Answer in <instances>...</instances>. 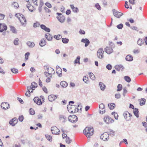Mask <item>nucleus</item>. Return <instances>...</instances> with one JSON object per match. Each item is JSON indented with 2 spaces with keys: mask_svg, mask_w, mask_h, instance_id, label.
Here are the masks:
<instances>
[{
  "mask_svg": "<svg viewBox=\"0 0 147 147\" xmlns=\"http://www.w3.org/2000/svg\"><path fill=\"white\" fill-rule=\"evenodd\" d=\"M83 132L87 138H90L93 135L94 130L92 127H87L84 129Z\"/></svg>",
  "mask_w": 147,
  "mask_h": 147,
  "instance_id": "f257e3e1",
  "label": "nucleus"
},
{
  "mask_svg": "<svg viewBox=\"0 0 147 147\" xmlns=\"http://www.w3.org/2000/svg\"><path fill=\"white\" fill-rule=\"evenodd\" d=\"M77 106H79L78 105L76 106L69 104L67 107L68 111L70 113H74L78 112L79 109L77 108Z\"/></svg>",
  "mask_w": 147,
  "mask_h": 147,
  "instance_id": "f03ea898",
  "label": "nucleus"
},
{
  "mask_svg": "<svg viewBox=\"0 0 147 147\" xmlns=\"http://www.w3.org/2000/svg\"><path fill=\"white\" fill-rule=\"evenodd\" d=\"M15 16L19 19L22 24L23 25L26 24V19L23 15L20 13H18L16 14Z\"/></svg>",
  "mask_w": 147,
  "mask_h": 147,
  "instance_id": "7ed1b4c3",
  "label": "nucleus"
},
{
  "mask_svg": "<svg viewBox=\"0 0 147 147\" xmlns=\"http://www.w3.org/2000/svg\"><path fill=\"white\" fill-rule=\"evenodd\" d=\"M55 73V71L54 70V72L52 71L49 72H47L45 71L44 72V74L46 77L47 78L46 80V81L47 83L51 81V79L52 78V75Z\"/></svg>",
  "mask_w": 147,
  "mask_h": 147,
  "instance_id": "20e7f679",
  "label": "nucleus"
},
{
  "mask_svg": "<svg viewBox=\"0 0 147 147\" xmlns=\"http://www.w3.org/2000/svg\"><path fill=\"white\" fill-rule=\"evenodd\" d=\"M34 101L38 105H40L44 102V98L42 96H40V98L38 97H35L34 98Z\"/></svg>",
  "mask_w": 147,
  "mask_h": 147,
  "instance_id": "39448f33",
  "label": "nucleus"
},
{
  "mask_svg": "<svg viewBox=\"0 0 147 147\" xmlns=\"http://www.w3.org/2000/svg\"><path fill=\"white\" fill-rule=\"evenodd\" d=\"M103 120L104 122L107 124H110L114 122V120L108 116H105L104 117Z\"/></svg>",
  "mask_w": 147,
  "mask_h": 147,
  "instance_id": "423d86ee",
  "label": "nucleus"
},
{
  "mask_svg": "<svg viewBox=\"0 0 147 147\" xmlns=\"http://www.w3.org/2000/svg\"><path fill=\"white\" fill-rule=\"evenodd\" d=\"M52 133L54 135H59L60 134L59 129L56 127H52L51 128Z\"/></svg>",
  "mask_w": 147,
  "mask_h": 147,
  "instance_id": "0eeeda50",
  "label": "nucleus"
},
{
  "mask_svg": "<svg viewBox=\"0 0 147 147\" xmlns=\"http://www.w3.org/2000/svg\"><path fill=\"white\" fill-rule=\"evenodd\" d=\"M104 51L102 48H100L98 50L97 52V56L100 59H102L103 57Z\"/></svg>",
  "mask_w": 147,
  "mask_h": 147,
  "instance_id": "6e6552de",
  "label": "nucleus"
},
{
  "mask_svg": "<svg viewBox=\"0 0 147 147\" xmlns=\"http://www.w3.org/2000/svg\"><path fill=\"white\" fill-rule=\"evenodd\" d=\"M100 138L104 141L108 140L109 139V134L107 132L102 134L100 136Z\"/></svg>",
  "mask_w": 147,
  "mask_h": 147,
  "instance_id": "1a4fd4ad",
  "label": "nucleus"
},
{
  "mask_svg": "<svg viewBox=\"0 0 147 147\" xmlns=\"http://www.w3.org/2000/svg\"><path fill=\"white\" fill-rule=\"evenodd\" d=\"M69 121L72 123L75 122L78 120L77 117L74 115H70L68 118Z\"/></svg>",
  "mask_w": 147,
  "mask_h": 147,
  "instance_id": "9d476101",
  "label": "nucleus"
},
{
  "mask_svg": "<svg viewBox=\"0 0 147 147\" xmlns=\"http://www.w3.org/2000/svg\"><path fill=\"white\" fill-rule=\"evenodd\" d=\"M57 14L58 15L57 18L59 21L61 23H63L64 22L65 20V17L61 13H57Z\"/></svg>",
  "mask_w": 147,
  "mask_h": 147,
  "instance_id": "9b49d317",
  "label": "nucleus"
},
{
  "mask_svg": "<svg viewBox=\"0 0 147 147\" xmlns=\"http://www.w3.org/2000/svg\"><path fill=\"white\" fill-rule=\"evenodd\" d=\"M123 115L125 119L127 120H129L132 115L127 111H125L123 114Z\"/></svg>",
  "mask_w": 147,
  "mask_h": 147,
  "instance_id": "f8f14e48",
  "label": "nucleus"
},
{
  "mask_svg": "<svg viewBox=\"0 0 147 147\" xmlns=\"http://www.w3.org/2000/svg\"><path fill=\"white\" fill-rule=\"evenodd\" d=\"M7 29V27L5 24L0 23V32H2L6 30Z\"/></svg>",
  "mask_w": 147,
  "mask_h": 147,
  "instance_id": "ddd939ff",
  "label": "nucleus"
},
{
  "mask_svg": "<svg viewBox=\"0 0 147 147\" xmlns=\"http://www.w3.org/2000/svg\"><path fill=\"white\" fill-rule=\"evenodd\" d=\"M100 113L101 114H103L105 111V109L104 105L102 104H100L99 105Z\"/></svg>",
  "mask_w": 147,
  "mask_h": 147,
  "instance_id": "4468645a",
  "label": "nucleus"
},
{
  "mask_svg": "<svg viewBox=\"0 0 147 147\" xmlns=\"http://www.w3.org/2000/svg\"><path fill=\"white\" fill-rule=\"evenodd\" d=\"M1 105V107L5 110L9 108V105L7 102H2Z\"/></svg>",
  "mask_w": 147,
  "mask_h": 147,
  "instance_id": "2eb2a0df",
  "label": "nucleus"
},
{
  "mask_svg": "<svg viewBox=\"0 0 147 147\" xmlns=\"http://www.w3.org/2000/svg\"><path fill=\"white\" fill-rule=\"evenodd\" d=\"M27 7L29 10L31 11H32L35 9V7L32 5L31 2H29V3H28L27 5Z\"/></svg>",
  "mask_w": 147,
  "mask_h": 147,
  "instance_id": "dca6fc26",
  "label": "nucleus"
},
{
  "mask_svg": "<svg viewBox=\"0 0 147 147\" xmlns=\"http://www.w3.org/2000/svg\"><path fill=\"white\" fill-rule=\"evenodd\" d=\"M18 122V119L17 118H14L9 121V123L12 125L14 126Z\"/></svg>",
  "mask_w": 147,
  "mask_h": 147,
  "instance_id": "f3484780",
  "label": "nucleus"
},
{
  "mask_svg": "<svg viewBox=\"0 0 147 147\" xmlns=\"http://www.w3.org/2000/svg\"><path fill=\"white\" fill-rule=\"evenodd\" d=\"M57 98V96L53 94H51L48 96V99L50 101H52L55 100Z\"/></svg>",
  "mask_w": 147,
  "mask_h": 147,
  "instance_id": "a211bd4d",
  "label": "nucleus"
},
{
  "mask_svg": "<svg viewBox=\"0 0 147 147\" xmlns=\"http://www.w3.org/2000/svg\"><path fill=\"white\" fill-rule=\"evenodd\" d=\"M81 42L85 43V46L87 47L89 44L90 42L89 40L87 38H83L81 40Z\"/></svg>",
  "mask_w": 147,
  "mask_h": 147,
  "instance_id": "6ab92c4d",
  "label": "nucleus"
},
{
  "mask_svg": "<svg viewBox=\"0 0 147 147\" xmlns=\"http://www.w3.org/2000/svg\"><path fill=\"white\" fill-rule=\"evenodd\" d=\"M105 51L107 54H110L113 52V50L111 47H107L105 48Z\"/></svg>",
  "mask_w": 147,
  "mask_h": 147,
  "instance_id": "aec40b11",
  "label": "nucleus"
},
{
  "mask_svg": "<svg viewBox=\"0 0 147 147\" xmlns=\"http://www.w3.org/2000/svg\"><path fill=\"white\" fill-rule=\"evenodd\" d=\"M114 16L117 18H119L121 16L123 15V14L121 12L118 11H114L113 12Z\"/></svg>",
  "mask_w": 147,
  "mask_h": 147,
  "instance_id": "412c9836",
  "label": "nucleus"
},
{
  "mask_svg": "<svg viewBox=\"0 0 147 147\" xmlns=\"http://www.w3.org/2000/svg\"><path fill=\"white\" fill-rule=\"evenodd\" d=\"M70 7L73 11L74 12L77 13L79 11L78 8L76 7H75L73 5H71Z\"/></svg>",
  "mask_w": 147,
  "mask_h": 147,
  "instance_id": "4be33fe9",
  "label": "nucleus"
},
{
  "mask_svg": "<svg viewBox=\"0 0 147 147\" xmlns=\"http://www.w3.org/2000/svg\"><path fill=\"white\" fill-rule=\"evenodd\" d=\"M40 28L45 31L48 32H49L50 31V29L49 28L47 27L45 25L42 24L40 25Z\"/></svg>",
  "mask_w": 147,
  "mask_h": 147,
  "instance_id": "5701e85b",
  "label": "nucleus"
},
{
  "mask_svg": "<svg viewBox=\"0 0 147 147\" xmlns=\"http://www.w3.org/2000/svg\"><path fill=\"white\" fill-rule=\"evenodd\" d=\"M44 69L46 71L47 70V72H51L53 71L54 72V70L51 67H48L47 66H44Z\"/></svg>",
  "mask_w": 147,
  "mask_h": 147,
  "instance_id": "b1692460",
  "label": "nucleus"
},
{
  "mask_svg": "<svg viewBox=\"0 0 147 147\" xmlns=\"http://www.w3.org/2000/svg\"><path fill=\"white\" fill-rule=\"evenodd\" d=\"M46 42L45 38L42 39L39 43V45L41 47H43L46 45Z\"/></svg>",
  "mask_w": 147,
  "mask_h": 147,
  "instance_id": "393cba45",
  "label": "nucleus"
},
{
  "mask_svg": "<svg viewBox=\"0 0 147 147\" xmlns=\"http://www.w3.org/2000/svg\"><path fill=\"white\" fill-rule=\"evenodd\" d=\"M115 68L118 71H122L123 69V67L121 65H117L115 66Z\"/></svg>",
  "mask_w": 147,
  "mask_h": 147,
  "instance_id": "a878e982",
  "label": "nucleus"
},
{
  "mask_svg": "<svg viewBox=\"0 0 147 147\" xmlns=\"http://www.w3.org/2000/svg\"><path fill=\"white\" fill-rule=\"evenodd\" d=\"M126 60L128 61H131L133 60V58L130 55H127L125 58Z\"/></svg>",
  "mask_w": 147,
  "mask_h": 147,
  "instance_id": "bb28decb",
  "label": "nucleus"
},
{
  "mask_svg": "<svg viewBox=\"0 0 147 147\" xmlns=\"http://www.w3.org/2000/svg\"><path fill=\"white\" fill-rule=\"evenodd\" d=\"M45 38L48 40H51L53 38L51 35L49 33H47L45 34Z\"/></svg>",
  "mask_w": 147,
  "mask_h": 147,
  "instance_id": "cd10ccee",
  "label": "nucleus"
},
{
  "mask_svg": "<svg viewBox=\"0 0 147 147\" xmlns=\"http://www.w3.org/2000/svg\"><path fill=\"white\" fill-rule=\"evenodd\" d=\"M9 27L10 31H12L13 33L15 34L17 33V32L16 29L14 26H10Z\"/></svg>",
  "mask_w": 147,
  "mask_h": 147,
  "instance_id": "c85d7f7f",
  "label": "nucleus"
},
{
  "mask_svg": "<svg viewBox=\"0 0 147 147\" xmlns=\"http://www.w3.org/2000/svg\"><path fill=\"white\" fill-rule=\"evenodd\" d=\"M56 72L57 74H59V76H61V69L59 67H57L56 69Z\"/></svg>",
  "mask_w": 147,
  "mask_h": 147,
  "instance_id": "c756f323",
  "label": "nucleus"
},
{
  "mask_svg": "<svg viewBox=\"0 0 147 147\" xmlns=\"http://www.w3.org/2000/svg\"><path fill=\"white\" fill-rule=\"evenodd\" d=\"M61 85L63 87H66L68 85L67 83L65 81H63L60 83Z\"/></svg>",
  "mask_w": 147,
  "mask_h": 147,
  "instance_id": "7c9ffc66",
  "label": "nucleus"
},
{
  "mask_svg": "<svg viewBox=\"0 0 147 147\" xmlns=\"http://www.w3.org/2000/svg\"><path fill=\"white\" fill-rule=\"evenodd\" d=\"M27 44L29 47H33L35 45V44L33 42L30 41L28 42Z\"/></svg>",
  "mask_w": 147,
  "mask_h": 147,
  "instance_id": "2f4dec72",
  "label": "nucleus"
},
{
  "mask_svg": "<svg viewBox=\"0 0 147 147\" xmlns=\"http://www.w3.org/2000/svg\"><path fill=\"white\" fill-rule=\"evenodd\" d=\"M89 76L90 78L92 80H94L95 79V77L94 75L92 73H89Z\"/></svg>",
  "mask_w": 147,
  "mask_h": 147,
  "instance_id": "473e14b6",
  "label": "nucleus"
},
{
  "mask_svg": "<svg viewBox=\"0 0 147 147\" xmlns=\"http://www.w3.org/2000/svg\"><path fill=\"white\" fill-rule=\"evenodd\" d=\"M108 106L111 109H113L115 107V105L114 103H111L109 104Z\"/></svg>",
  "mask_w": 147,
  "mask_h": 147,
  "instance_id": "72a5a7b5",
  "label": "nucleus"
},
{
  "mask_svg": "<svg viewBox=\"0 0 147 147\" xmlns=\"http://www.w3.org/2000/svg\"><path fill=\"white\" fill-rule=\"evenodd\" d=\"M45 136L49 141L51 142L52 141V138L51 136L48 134H46L45 135Z\"/></svg>",
  "mask_w": 147,
  "mask_h": 147,
  "instance_id": "f704fd0d",
  "label": "nucleus"
},
{
  "mask_svg": "<svg viewBox=\"0 0 147 147\" xmlns=\"http://www.w3.org/2000/svg\"><path fill=\"white\" fill-rule=\"evenodd\" d=\"M99 85L101 89L102 90H103L105 87V85L101 82L99 83Z\"/></svg>",
  "mask_w": 147,
  "mask_h": 147,
  "instance_id": "c9c22d12",
  "label": "nucleus"
},
{
  "mask_svg": "<svg viewBox=\"0 0 147 147\" xmlns=\"http://www.w3.org/2000/svg\"><path fill=\"white\" fill-rule=\"evenodd\" d=\"M134 113L137 117H139L138 111V109L136 108L134 109Z\"/></svg>",
  "mask_w": 147,
  "mask_h": 147,
  "instance_id": "e433bc0d",
  "label": "nucleus"
},
{
  "mask_svg": "<svg viewBox=\"0 0 147 147\" xmlns=\"http://www.w3.org/2000/svg\"><path fill=\"white\" fill-rule=\"evenodd\" d=\"M124 80L127 82H130L131 81L130 78L128 76H125L124 77Z\"/></svg>",
  "mask_w": 147,
  "mask_h": 147,
  "instance_id": "4c0bfd02",
  "label": "nucleus"
},
{
  "mask_svg": "<svg viewBox=\"0 0 147 147\" xmlns=\"http://www.w3.org/2000/svg\"><path fill=\"white\" fill-rule=\"evenodd\" d=\"M37 84L34 82H33L32 83V85L31 88L32 90H34L36 87H37Z\"/></svg>",
  "mask_w": 147,
  "mask_h": 147,
  "instance_id": "58836bf2",
  "label": "nucleus"
},
{
  "mask_svg": "<svg viewBox=\"0 0 147 147\" xmlns=\"http://www.w3.org/2000/svg\"><path fill=\"white\" fill-rule=\"evenodd\" d=\"M137 43L139 45H142L144 43V42L142 39H139L138 40Z\"/></svg>",
  "mask_w": 147,
  "mask_h": 147,
  "instance_id": "ea45409f",
  "label": "nucleus"
},
{
  "mask_svg": "<svg viewBox=\"0 0 147 147\" xmlns=\"http://www.w3.org/2000/svg\"><path fill=\"white\" fill-rule=\"evenodd\" d=\"M62 41L63 43L66 44L68 42L69 40L66 38H62Z\"/></svg>",
  "mask_w": 147,
  "mask_h": 147,
  "instance_id": "a19ab883",
  "label": "nucleus"
},
{
  "mask_svg": "<svg viewBox=\"0 0 147 147\" xmlns=\"http://www.w3.org/2000/svg\"><path fill=\"white\" fill-rule=\"evenodd\" d=\"M83 81L86 83H88L89 82V80L88 78L86 76L84 77Z\"/></svg>",
  "mask_w": 147,
  "mask_h": 147,
  "instance_id": "79ce46f5",
  "label": "nucleus"
},
{
  "mask_svg": "<svg viewBox=\"0 0 147 147\" xmlns=\"http://www.w3.org/2000/svg\"><path fill=\"white\" fill-rule=\"evenodd\" d=\"M80 57L79 56L77 57V58L75 59L74 62V63H78L79 64H80Z\"/></svg>",
  "mask_w": 147,
  "mask_h": 147,
  "instance_id": "37998d69",
  "label": "nucleus"
},
{
  "mask_svg": "<svg viewBox=\"0 0 147 147\" xmlns=\"http://www.w3.org/2000/svg\"><path fill=\"white\" fill-rule=\"evenodd\" d=\"M65 141L67 143L69 144L71 142V140L69 137H68L65 139Z\"/></svg>",
  "mask_w": 147,
  "mask_h": 147,
  "instance_id": "c03bdc74",
  "label": "nucleus"
},
{
  "mask_svg": "<svg viewBox=\"0 0 147 147\" xmlns=\"http://www.w3.org/2000/svg\"><path fill=\"white\" fill-rule=\"evenodd\" d=\"M146 102V100L143 98L141 99L140 101V105H142L145 104Z\"/></svg>",
  "mask_w": 147,
  "mask_h": 147,
  "instance_id": "a18cd8bd",
  "label": "nucleus"
},
{
  "mask_svg": "<svg viewBox=\"0 0 147 147\" xmlns=\"http://www.w3.org/2000/svg\"><path fill=\"white\" fill-rule=\"evenodd\" d=\"M54 38L56 39L57 40H59L61 39L62 37L61 35L59 34H58L57 35H55L54 36Z\"/></svg>",
  "mask_w": 147,
  "mask_h": 147,
  "instance_id": "49530a36",
  "label": "nucleus"
},
{
  "mask_svg": "<svg viewBox=\"0 0 147 147\" xmlns=\"http://www.w3.org/2000/svg\"><path fill=\"white\" fill-rule=\"evenodd\" d=\"M11 71L14 74H17L18 72V69L14 68L11 69Z\"/></svg>",
  "mask_w": 147,
  "mask_h": 147,
  "instance_id": "de8ad7c7",
  "label": "nucleus"
},
{
  "mask_svg": "<svg viewBox=\"0 0 147 147\" xmlns=\"http://www.w3.org/2000/svg\"><path fill=\"white\" fill-rule=\"evenodd\" d=\"M29 112L30 115H34L35 114V111L32 108L30 109Z\"/></svg>",
  "mask_w": 147,
  "mask_h": 147,
  "instance_id": "09e8293b",
  "label": "nucleus"
},
{
  "mask_svg": "<svg viewBox=\"0 0 147 147\" xmlns=\"http://www.w3.org/2000/svg\"><path fill=\"white\" fill-rule=\"evenodd\" d=\"M117 91H120L122 88V86L121 84H119L118 85L117 87Z\"/></svg>",
  "mask_w": 147,
  "mask_h": 147,
  "instance_id": "8fccbe9b",
  "label": "nucleus"
},
{
  "mask_svg": "<svg viewBox=\"0 0 147 147\" xmlns=\"http://www.w3.org/2000/svg\"><path fill=\"white\" fill-rule=\"evenodd\" d=\"M30 1L31 3H33V4L35 5H38L37 3L38 0H31Z\"/></svg>",
  "mask_w": 147,
  "mask_h": 147,
  "instance_id": "3c124183",
  "label": "nucleus"
},
{
  "mask_svg": "<svg viewBox=\"0 0 147 147\" xmlns=\"http://www.w3.org/2000/svg\"><path fill=\"white\" fill-rule=\"evenodd\" d=\"M59 119L60 120L62 121H65V119H66V117H65L63 115H60V116Z\"/></svg>",
  "mask_w": 147,
  "mask_h": 147,
  "instance_id": "603ef678",
  "label": "nucleus"
},
{
  "mask_svg": "<svg viewBox=\"0 0 147 147\" xmlns=\"http://www.w3.org/2000/svg\"><path fill=\"white\" fill-rule=\"evenodd\" d=\"M109 133L110 135L114 136L115 134V132L113 130H109Z\"/></svg>",
  "mask_w": 147,
  "mask_h": 147,
  "instance_id": "864d4df0",
  "label": "nucleus"
},
{
  "mask_svg": "<svg viewBox=\"0 0 147 147\" xmlns=\"http://www.w3.org/2000/svg\"><path fill=\"white\" fill-rule=\"evenodd\" d=\"M30 53L27 52L25 55V59L26 60H27L28 59L29 56L30 55Z\"/></svg>",
  "mask_w": 147,
  "mask_h": 147,
  "instance_id": "5fc2aeb1",
  "label": "nucleus"
},
{
  "mask_svg": "<svg viewBox=\"0 0 147 147\" xmlns=\"http://www.w3.org/2000/svg\"><path fill=\"white\" fill-rule=\"evenodd\" d=\"M95 7L98 10H100L101 8L98 3H96L95 5Z\"/></svg>",
  "mask_w": 147,
  "mask_h": 147,
  "instance_id": "6e6d98bb",
  "label": "nucleus"
},
{
  "mask_svg": "<svg viewBox=\"0 0 147 147\" xmlns=\"http://www.w3.org/2000/svg\"><path fill=\"white\" fill-rule=\"evenodd\" d=\"M19 39L18 38H16L15 40L14 41V44L15 45H18Z\"/></svg>",
  "mask_w": 147,
  "mask_h": 147,
  "instance_id": "4d7b16f0",
  "label": "nucleus"
},
{
  "mask_svg": "<svg viewBox=\"0 0 147 147\" xmlns=\"http://www.w3.org/2000/svg\"><path fill=\"white\" fill-rule=\"evenodd\" d=\"M44 5V3L42 0H40L39 1V7H41Z\"/></svg>",
  "mask_w": 147,
  "mask_h": 147,
  "instance_id": "13d9d810",
  "label": "nucleus"
},
{
  "mask_svg": "<svg viewBox=\"0 0 147 147\" xmlns=\"http://www.w3.org/2000/svg\"><path fill=\"white\" fill-rule=\"evenodd\" d=\"M45 5L49 8H51L52 7L51 5L48 2L46 3H45Z\"/></svg>",
  "mask_w": 147,
  "mask_h": 147,
  "instance_id": "bf43d9fd",
  "label": "nucleus"
},
{
  "mask_svg": "<svg viewBox=\"0 0 147 147\" xmlns=\"http://www.w3.org/2000/svg\"><path fill=\"white\" fill-rule=\"evenodd\" d=\"M40 26V24L37 22H36L35 23H34L33 25V26L34 27H38Z\"/></svg>",
  "mask_w": 147,
  "mask_h": 147,
  "instance_id": "052dcab7",
  "label": "nucleus"
},
{
  "mask_svg": "<svg viewBox=\"0 0 147 147\" xmlns=\"http://www.w3.org/2000/svg\"><path fill=\"white\" fill-rule=\"evenodd\" d=\"M133 52L134 54H137L139 53V51L138 49H134L133 51Z\"/></svg>",
  "mask_w": 147,
  "mask_h": 147,
  "instance_id": "680f3d73",
  "label": "nucleus"
},
{
  "mask_svg": "<svg viewBox=\"0 0 147 147\" xmlns=\"http://www.w3.org/2000/svg\"><path fill=\"white\" fill-rule=\"evenodd\" d=\"M5 17V15L2 14L0 13V20H3Z\"/></svg>",
  "mask_w": 147,
  "mask_h": 147,
  "instance_id": "e2e57ef3",
  "label": "nucleus"
},
{
  "mask_svg": "<svg viewBox=\"0 0 147 147\" xmlns=\"http://www.w3.org/2000/svg\"><path fill=\"white\" fill-rule=\"evenodd\" d=\"M18 119L19 121L21 122L24 119L23 116L22 115L20 116L19 117Z\"/></svg>",
  "mask_w": 147,
  "mask_h": 147,
  "instance_id": "0e129e2a",
  "label": "nucleus"
},
{
  "mask_svg": "<svg viewBox=\"0 0 147 147\" xmlns=\"http://www.w3.org/2000/svg\"><path fill=\"white\" fill-rule=\"evenodd\" d=\"M115 97L116 98H119L121 97V95L119 94H117L115 95Z\"/></svg>",
  "mask_w": 147,
  "mask_h": 147,
  "instance_id": "69168bd1",
  "label": "nucleus"
},
{
  "mask_svg": "<svg viewBox=\"0 0 147 147\" xmlns=\"http://www.w3.org/2000/svg\"><path fill=\"white\" fill-rule=\"evenodd\" d=\"M123 27V25L122 24H120L117 26V27L119 29H121Z\"/></svg>",
  "mask_w": 147,
  "mask_h": 147,
  "instance_id": "338daca9",
  "label": "nucleus"
},
{
  "mask_svg": "<svg viewBox=\"0 0 147 147\" xmlns=\"http://www.w3.org/2000/svg\"><path fill=\"white\" fill-rule=\"evenodd\" d=\"M106 68L108 70H111L112 68V66L110 64H108L106 66Z\"/></svg>",
  "mask_w": 147,
  "mask_h": 147,
  "instance_id": "774afa93",
  "label": "nucleus"
}]
</instances>
